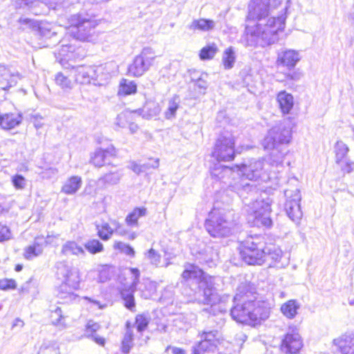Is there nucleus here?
<instances>
[{
	"instance_id": "nucleus-1",
	"label": "nucleus",
	"mask_w": 354,
	"mask_h": 354,
	"mask_svg": "<svg viewBox=\"0 0 354 354\" xmlns=\"http://www.w3.org/2000/svg\"><path fill=\"white\" fill-rule=\"evenodd\" d=\"M284 0H252L249 6L248 18L257 20L256 26H248L245 28L248 45L261 46L270 45L278 40V32L285 27L286 15L284 10L288 6L282 9V12L277 17H270L263 23L266 18L271 15ZM290 0H286L288 4Z\"/></svg>"
},
{
	"instance_id": "nucleus-2",
	"label": "nucleus",
	"mask_w": 354,
	"mask_h": 354,
	"mask_svg": "<svg viewBox=\"0 0 354 354\" xmlns=\"http://www.w3.org/2000/svg\"><path fill=\"white\" fill-rule=\"evenodd\" d=\"M182 277L186 280H198V289L201 292L198 301L201 304L210 306L213 314L225 313L227 310L226 304L229 302V295L220 296L214 287L215 278L205 274L202 270L193 264L185 266Z\"/></svg>"
},
{
	"instance_id": "nucleus-3",
	"label": "nucleus",
	"mask_w": 354,
	"mask_h": 354,
	"mask_svg": "<svg viewBox=\"0 0 354 354\" xmlns=\"http://www.w3.org/2000/svg\"><path fill=\"white\" fill-rule=\"evenodd\" d=\"M239 287L234 297V306L230 310L232 318L237 322L255 326L268 318L270 310L264 302L257 301L250 292Z\"/></svg>"
},
{
	"instance_id": "nucleus-4",
	"label": "nucleus",
	"mask_w": 354,
	"mask_h": 354,
	"mask_svg": "<svg viewBox=\"0 0 354 354\" xmlns=\"http://www.w3.org/2000/svg\"><path fill=\"white\" fill-rule=\"evenodd\" d=\"M291 139V130L283 123H279L271 128L263 141V146L266 150H270V164L277 167L283 164L287 150L283 147L288 144Z\"/></svg>"
},
{
	"instance_id": "nucleus-5",
	"label": "nucleus",
	"mask_w": 354,
	"mask_h": 354,
	"mask_svg": "<svg viewBox=\"0 0 354 354\" xmlns=\"http://www.w3.org/2000/svg\"><path fill=\"white\" fill-rule=\"evenodd\" d=\"M55 268L57 278L62 281L57 290V297L66 303L75 300L74 290L79 288L80 282L79 270L66 261L57 262Z\"/></svg>"
},
{
	"instance_id": "nucleus-6",
	"label": "nucleus",
	"mask_w": 354,
	"mask_h": 354,
	"mask_svg": "<svg viewBox=\"0 0 354 354\" xmlns=\"http://www.w3.org/2000/svg\"><path fill=\"white\" fill-rule=\"evenodd\" d=\"M271 162L269 155L268 160L252 159L246 164L237 165L236 168L245 178L250 180L268 182L277 179V173L279 172V168L283 167V164L278 167L275 165L272 166L270 164Z\"/></svg>"
},
{
	"instance_id": "nucleus-7",
	"label": "nucleus",
	"mask_w": 354,
	"mask_h": 354,
	"mask_svg": "<svg viewBox=\"0 0 354 354\" xmlns=\"http://www.w3.org/2000/svg\"><path fill=\"white\" fill-rule=\"evenodd\" d=\"M234 226V213L214 208L206 219L205 227L209 235L214 238H223L232 233Z\"/></svg>"
},
{
	"instance_id": "nucleus-8",
	"label": "nucleus",
	"mask_w": 354,
	"mask_h": 354,
	"mask_svg": "<svg viewBox=\"0 0 354 354\" xmlns=\"http://www.w3.org/2000/svg\"><path fill=\"white\" fill-rule=\"evenodd\" d=\"M240 255L243 261L249 265H261L266 261L263 242L259 236H250L242 243Z\"/></svg>"
},
{
	"instance_id": "nucleus-9",
	"label": "nucleus",
	"mask_w": 354,
	"mask_h": 354,
	"mask_svg": "<svg viewBox=\"0 0 354 354\" xmlns=\"http://www.w3.org/2000/svg\"><path fill=\"white\" fill-rule=\"evenodd\" d=\"M272 202V200L270 197L264 198L261 196L259 199L251 204L250 208L254 225L266 227L272 225V221L270 218Z\"/></svg>"
},
{
	"instance_id": "nucleus-10",
	"label": "nucleus",
	"mask_w": 354,
	"mask_h": 354,
	"mask_svg": "<svg viewBox=\"0 0 354 354\" xmlns=\"http://www.w3.org/2000/svg\"><path fill=\"white\" fill-rule=\"evenodd\" d=\"M234 145V136L225 132L217 138L212 155L218 161H231L235 156Z\"/></svg>"
},
{
	"instance_id": "nucleus-11",
	"label": "nucleus",
	"mask_w": 354,
	"mask_h": 354,
	"mask_svg": "<svg viewBox=\"0 0 354 354\" xmlns=\"http://www.w3.org/2000/svg\"><path fill=\"white\" fill-rule=\"evenodd\" d=\"M156 57V53L151 48H142L140 53L135 57L133 62L129 66V74L134 77L142 76L153 66Z\"/></svg>"
},
{
	"instance_id": "nucleus-12",
	"label": "nucleus",
	"mask_w": 354,
	"mask_h": 354,
	"mask_svg": "<svg viewBox=\"0 0 354 354\" xmlns=\"http://www.w3.org/2000/svg\"><path fill=\"white\" fill-rule=\"evenodd\" d=\"M284 194L286 197L285 203L286 212L293 222L299 223L303 215L300 205V192L298 189L286 190Z\"/></svg>"
},
{
	"instance_id": "nucleus-13",
	"label": "nucleus",
	"mask_w": 354,
	"mask_h": 354,
	"mask_svg": "<svg viewBox=\"0 0 354 354\" xmlns=\"http://www.w3.org/2000/svg\"><path fill=\"white\" fill-rule=\"evenodd\" d=\"M303 347V341L297 330L288 331L283 337L280 349L285 354H297Z\"/></svg>"
},
{
	"instance_id": "nucleus-14",
	"label": "nucleus",
	"mask_w": 354,
	"mask_h": 354,
	"mask_svg": "<svg viewBox=\"0 0 354 354\" xmlns=\"http://www.w3.org/2000/svg\"><path fill=\"white\" fill-rule=\"evenodd\" d=\"M132 274V282L129 288H124L121 290V296L124 301V306L131 311L135 309V300L133 293L136 291V286L139 282L140 271L137 268H131Z\"/></svg>"
},
{
	"instance_id": "nucleus-15",
	"label": "nucleus",
	"mask_w": 354,
	"mask_h": 354,
	"mask_svg": "<svg viewBox=\"0 0 354 354\" xmlns=\"http://www.w3.org/2000/svg\"><path fill=\"white\" fill-rule=\"evenodd\" d=\"M93 84L102 86L106 84L115 73V65L113 63H106L97 66H93Z\"/></svg>"
},
{
	"instance_id": "nucleus-16",
	"label": "nucleus",
	"mask_w": 354,
	"mask_h": 354,
	"mask_svg": "<svg viewBox=\"0 0 354 354\" xmlns=\"http://www.w3.org/2000/svg\"><path fill=\"white\" fill-rule=\"evenodd\" d=\"M93 73L91 66H77L71 69V75L75 77V82L82 84L93 83Z\"/></svg>"
},
{
	"instance_id": "nucleus-17",
	"label": "nucleus",
	"mask_w": 354,
	"mask_h": 354,
	"mask_svg": "<svg viewBox=\"0 0 354 354\" xmlns=\"http://www.w3.org/2000/svg\"><path fill=\"white\" fill-rule=\"evenodd\" d=\"M299 53L295 50H286L278 54L277 63L278 65L286 66L288 69L293 68L300 60Z\"/></svg>"
},
{
	"instance_id": "nucleus-18",
	"label": "nucleus",
	"mask_w": 354,
	"mask_h": 354,
	"mask_svg": "<svg viewBox=\"0 0 354 354\" xmlns=\"http://www.w3.org/2000/svg\"><path fill=\"white\" fill-rule=\"evenodd\" d=\"M333 342L341 354H354V333L343 335Z\"/></svg>"
},
{
	"instance_id": "nucleus-19",
	"label": "nucleus",
	"mask_w": 354,
	"mask_h": 354,
	"mask_svg": "<svg viewBox=\"0 0 354 354\" xmlns=\"http://www.w3.org/2000/svg\"><path fill=\"white\" fill-rule=\"evenodd\" d=\"M71 27L77 29L75 36L78 39H85L90 31L91 22L80 19L79 15H74L71 17Z\"/></svg>"
},
{
	"instance_id": "nucleus-20",
	"label": "nucleus",
	"mask_w": 354,
	"mask_h": 354,
	"mask_svg": "<svg viewBox=\"0 0 354 354\" xmlns=\"http://www.w3.org/2000/svg\"><path fill=\"white\" fill-rule=\"evenodd\" d=\"M115 155V149L113 146L109 147L106 149L101 148L95 150L91 156V162L96 167H102L106 163L107 156H113Z\"/></svg>"
},
{
	"instance_id": "nucleus-21",
	"label": "nucleus",
	"mask_w": 354,
	"mask_h": 354,
	"mask_svg": "<svg viewBox=\"0 0 354 354\" xmlns=\"http://www.w3.org/2000/svg\"><path fill=\"white\" fill-rule=\"evenodd\" d=\"M277 100L283 114H288L294 105L293 96L286 91H282L278 93Z\"/></svg>"
},
{
	"instance_id": "nucleus-22",
	"label": "nucleus",
	"mask_w": 354,
	"mask_h": 354,
	"mask_svg": "<svg viewBox=\"0 0 354 354\" xmlns=\"http://www.w3.org/2000/svg\"><path fill=\"white\" fill-rule=\"evenodd\" d=\"M22 120L19 113H5L0 118V126L2 129L9 130L18 126Z\"/></svg>"
},
{
	"instance_id": "nucleus-23",
	"label": "nucleus",
	"mask_w": 354,
	"mask_h": 354,
	"mask_svg": "<svg viewBox=\"0 0 354 354\" xmlns=\"http://www.w3.org/2000/svg\"><path fill=\"white\" fill-rule=\"evenodd\" d=\"M216 23L212 19L201 18L194 19L189 25L188 28L192 31L208 32L215 28Z\"/></svg>"
},
{
	"instance_id": "nucleus-24",
	"label": "nucleus",
	"mask_w": 354,
	"mask_h": 354,
	"mask_svg": "<svg viewBox=\"0 0 354 354\" xmlns=\"http://www.w3.org/2000/svg\"><path fill=\"white\" fill-rule=\"evenodd\" d=\"M71 75V70L69 71L59 72L55 76V82L64 91L71 90L74 86V82L69 78Z\"/></svg>"
},
{
	"instance_id": "nucleus-25",
	"label": "nucleus",
	"mask_w": 354,
	"mask_h": 354,
	"mask_svg": "<svg viewBox=\"0 0 354 354\" xmlns=\"http://www.w3.org/2000/svg\"><path fill=\"white\" fill-rule=\"evenodd\" d=\"M301 305L295 299H290L281 306V312L288 319H293L296 317Z\"/></svg>"
},
{
	"instance_id": "nucleus-26",
	"label": "nucleus",
	"mask_w": 354,
	"mask_h": 354,
	"mask_svg": "<svg viewBox=\"0 0 354 354\" xmlns=\"http://www.w3.org/2000/svg\"><path fill=\"white\" fill-rule=\"evenodd\" d=\"M82 184V178L78 176H73L66 180L62 187V192L66 194H74L81 187Z\"/></svg>"
},
{
	"instance_id": "nucleus-27",
	"label": "nucleus",
	"mask_w": 354,
	"mask_h": 354,
	"mask_svg": "<svg viewBox=\"0 0 354 354\" xmlns=\"http://www.w3.org/2000/svg\"><path fill=\"white\" fill-rule=\"evenodd\" d=\"M122 176V170L118 169L114 171H110L105 174L99 178L98 182L104 186L115 185L120 183Z\"/></svg>"
},
{
	"instance_id": "nucleus-28",
	"label": "nucleus",
	"mask_w": 354,
	"mask_h": 354,
	"mask_svg": "<svg viewBox=\"0 0 354 354\" xmlns=\"http://www.w3.org/2000/svg\"><path fill=\"white\" fill-rule=\"evenodd\" d=\"M133 346V330L131 324L127 322L126 324V332L122 341V351L126 354L129 353Z\"/></svg>"
},
{
	"instance_id": "nucleus-29",
	"label": "nucleus",
	"mask_w": 354,
	"mask_h": 354,
	"mask_svg": "<svg viewBox=\"0 0 354 354\" xmlns=\"http://www.w3.org/2000/svg\"><path fill=\"white\" fill-rule=\"evenodd\" d=\"M62 253L64 255H85L83 248L73 241H68L62 245Z\"/></svg>"
},
{
	"instance_id": "nucleus-30",
	"label": "nucleus",
	"mask_w": 354,
	"mask_h": 354,
	"mask_svg": "<svg viewBox=\"0 0 354 354\" xmlns=\"http://www.w3.org/2000/svg\"><path fill=\"white\" fill-rule=\"evenodd\" d=\"M160 112V107L158 102L154 101H148L146 102L142 109L141 114L144 118L150 119L157 116Z\"/></svg>"
},
{
	"instance_id": "nucleus-31",
	"label": "nucleus",
	"mask_w": 354,
	"mask_h": 354,
	"mask_svg": "<svg viewBox=\"0 0 354 354\" xmlns=\"http://www.w3.org/2000/svg\"><path fill=\"white\" fill-rule=\"evenodd\" d=\"M236 52L233 47L227 48L222 55V64L225 70H230L234 67L236 62Z\"/></svg>"
},
{
	"instance_id": "nucleus-32",
	"label": "nucleus",
	"mask_w": 354,
	"mask_h": 354,
	"mask_svg": "<svg viewBox=\"0 0 354 354\" xmlns=\"http://www.w3.org/2000/svg\"><path fill=\"white\" fill-rule=\"evenodd\" d=\"M37 240L38 238H36L32 245H28L24 249V257L26 259L31 260L43 252V247Z\"/></svg>"
},
{
	"instance_id": "nucleus-33",
	"label": "nucleus",
	"mask_w": 354,
	"mask_h": 354,
	"mask_svg": "<svg viewBox=\"0 0 354 354\" xmlns=\"http://www.w3.org/2000/svg\"><path fill=\"white\" fill-rule=\"evenodd\" d=\"M111 225V223L109 224L104 221L96 224L97 235L102 240L108 241L113 235L115 227H112Z\"/></svg>"
},
{
	"instance_id": "nucleus-34",
	"label": "nucleus",
	"mask_w": 354,
	"mask_h": 354,
	"mask_svg": "<svg viewBox=\"0 0 354 354\" xmlns=\"http://www.w3.org/2000/svg\"><path fill=\"white\" fill-rule=\"evenodd\" d=\"M147 208L136 207L129 213L125 218V221L129 226H138V221L147 214Z\"/></svg>"
},
{
	"instance_id": "nucleus-35",
	"label": "nucleus",
	"mask_w": 354,
	"mask_h": 354,
	"mask_svg": "<svg viewBox=\"0 0 354 354\" xmlns=\"http://www.w3.org/2000/svg\"><path fill=\"white\" fill-rule=\"evenodd\" d=\"M0 71L2 72V80L1 81L7 82L6 86H3L2 89H6L11 86H15L19 79V75L12 73L9 69L2 66L1 67Z\"/></svg>"
},
{
	"instance_id": "nucleus-36",
	"label": "nucleus",
	"mask_w": 354,
	"mask_h": 354,
	"mask_svg": "<svg viewBox=\"0 0 354 354\" xmlns=\"http://www.w3.org/2000/svg\"><path fill=\"white\" fill-rule=\"evenodd\" d=\"M215 343L208 342L203 339L192 348V354H205L212 352L216 348Z\"/></svg>"
},
{
	"instance_id": "nucleus-37",
	"label": "nucleus",
	"mask_w": 354,
	"mask_h": 354,
	"mask_svg": "<svg viewBox=\"0 0 354 354\" xmlns=\"http://www.w3.org/2000/svg\"><path fill=\"white\" fill-rule=\"evenodd\" d=\"M263 252L266 255V261L271 259L274 261H279L282 257L281 250L275 245L263 247Z\"/></svg>"
},
{
	"instance_id": "nucleus-38",
	"label": "nucleus",
	"mask_w": 354,
	"mask_h": 354,
	"mask_svg": "<svg viewBox=\"0 0 354 354\" xmlns=\"http://www.w3.org/2000/svg\"><path fill=\"white\" fill-rule=\"evenodd\" d=\"M348 151V147L342 141H337L335 145V160L337 164H340L346 159Z\"/></svg>"
},
{
	"instance_id": "nucleus-39",
	"label": "nucleus",
	"mask_w": 354,
	"mask_h": 354,
	"mask_svg": "<svg viewBox=\"0 0 354 354\" xmlns=\"http://www.w3.org/2000/svg\"><path fill=\"white\" fill-rule=\"evenodd\" d=\"M136 112L137 111L133 112L126 111L118 114L114 123L115 129L126 127L128 125L129 121L132 119L133 114Z\"/></svg>"
},
{
	"instance_id": "nucleus-40",
	"label": "nucleus",
	"mask_w": 354,
	"mask_h": 354,
	"mask_svg": "<svg viewBox=\"0 0 354 354\" xmlns=\"http://www.w3.org/2000/svg\"><path fill=\"white\" fill-rule=\"evenodd\" d=\"M137 86L133 81L122 80L120 82L119 94L123 95H131L136 92Z\"/></svg>"
},
{
	"instance_id": "nucleus-41",
	"label": "nucleus",
	"mask_w": 354,
	"mask_h": 354,
	"mask_svg": "<svg viewBox=\"0 0 354 354\" xmlns=\"http://www.w3.org/2000/svg\"><path fill=\"white\" fill-rule=\"evenodd\" d=\"M180 99L178 96L173 97L169 102L168 108L165 115L168 120L175 118L176 111L179 107Z\"/></svg>"
},
{
	"instance_id": "nucleus-42",
	"label": "nucleus",
	"mask_w": 354,
	"mask_h": 354,
	"mask_svg": "<svg viewBox=\"0 0 354 354\" xmlns=\"http://www.w3.org/2000/svg\"><path fill=\"white\" fill-rule=\"evenodd\" d=\"M51 321L53 324L57 326L66 328L65 318L62 315V311L59 307L55 308V310H51Z\"/></svg>"
},
{
	"instance_id": "nucleus-43",
	"label": "nucleus",
	"mask_w": 354,
	"mask_h": 354,
	"mask_svg": "<svg viewBox=\"0 0 354 354\" xmlns=\"http://www.w3.org/2000/svg\"><path fill=\"white\" fill-rule=\"evenodd\" d=\"M218 51V48L215 44L203 47L200 52L201 59L206 60L212 59Z\"/></svg>"
},
{
	"instance_id": "nucleus-44",
	"label": "nucleus",
	"mask_w": 354,
	"mask_h": 354,
	"mask_svg": "<svg viewBox=\"0 0 354 354\" xmlns=\"http://www.w3.org/2000/svg\"><path fill=\"white\" fill-rule=\"evenodd\" d=\"M40 2L38 0H17L16 5L19 8H28L31 10L35 15L38 12L35 10V8L39 6Z\"/></svg>"
},
{
	"instance_id": "nucleus-45",
	"label": "nucleus",
	"mask_w": 354,
	"mask_h": 354,
	"mask_svg": "<svg viewBox=\"0 0 354 354\" xmlns=\"http://www.w3.org/2000/svg\"><path fill=\"white\" fill-rule=\"evenodd\" d=\"M84 247L91 254L100 252L104 249L102 243L97 239L89 240L85 243Z\"/></svg>"
},
{
	"instance_id": "nucleus-46",
	"label": "nucleus",
	"mask_w": 354,
	"mask_h": 354,
	"mask_svg": "<svg viewBox=\"0 0 354 354\" xmlns=\"http://www.w3.org/2000/svg\"><path fill=\"white\" fill-rule=\"evenodd\" d=\"M232 174V169L228 167H215L212 170V175L218 179H223L226 176H230Z\"/></svg>"
},
{
	"instance_id": "nucleus-47",
	"label": "nucleus",
	"mask_w": 354,
	"mask_h": 354,
	"mask_svg": "<svg viewBox=\"0 0 354 354\" xmlns=\"http://www.w3.org/2000/svg\"><path fill=\"white\" fill-rule=\"evenodd\" d=\"M149 323V318L145 316L144 315H138L136 317V325L137 330L139 333H142L145 330Z\"/></svg>"
},
{
	"instance_id": "nucleus-48",
	"label": "nucleus",
	"mask_w": 354,
	"mask_h": 354,
	"mask_svg": "<svg viewBox=\"0 0 354 354\" xmlns=\"http://www.w3.org/2000/svg\"><path fill=\"white\" fill-rule=\"evenodd\" d=\"M115 249L120 250L122 252L127 255L133 257L135 252L133 249L129 245L121 241H115L113 245Z\"/></svg>"
},
{
	"instance_id": "nucleus-49",
	"label": "nucleus",
	"mask_w": 354,
	"mask_h": 354,
	"mask_svg": "<svg viewBox=\"0 0 354 354\" xmlns=\"http://www.w3.org/2000/svg\"><path fill=\"white\" fill-rule=\"evenodd\" d=\"M201 254L203 256V259L206 262L213 261L218 257L216 251L209 246L205 247Z\"/></svg>"
},
{
	"instance_id": "nucleus-50",
	"label": "nucleus",
	"mask_w": 354,
	"mask_h": 354,
	"mask_svg": "<svg viewBox=\"0 0 354 354\" xmlns=\"http://www.w3.org/2000/svg\"><path fill=\"white\" fill-rule=\"evenodd\" d=\"M208 74L206 73H202L200 77L195 80V86L205 93V90L208 87Z\"/></svg>"
},
{
	"instance_id": "nucleus-51",
	"label": "nucleus",
	"mask_w": 354,
	"mask_h": 354,
	"mask_svg": "<svg viewBox=\"0 0 354 354\" xmlns=\"http://www.w3.org/2000/svg\"><path fill=\"white\" fill-rule=\"evenodd\" d=\"M146 257L153 265L157 266L160 262V255L152 248L146 253Z\"/></svg>"
},
{
	"instance_id": "nucleus-52",
	"label": "nucleus",
	"mask_w": 354,
	"mask_h": 354,
	"mask_svg": "<svg viewBox=\"0 0 354 354\" xmlns=\"http://www.w3.org/2000/svg\"><path fill=\"white\" fill-rule=\"evenodd\" d=\"M12 183L17 189H22L26 186V179L21 175H15L12 177Z\"/></svg>"
},
{
	"instance_id": "nucleus-53",
	"label": "nucleus",
	"mask_w": 354,
	"mask_h": 354,
	"mask_svg": "<svg viewBox=\"0 0 354 354\" xmlns=\"http://www.w3.org/2000/svg\"><path fill=\"white\" fill-rule=\"evenodd\" d=\"M217 334L218 332L216 330L203 332L201 335V339H203L208 342L216 344Z\"/></svg>"
},
{
	"instance_id": "nucleus-54",
	"label": "nucleus",
	"mask_w": 354,
	"mask_h": 354,
	"mask_svg": "<svg viewBox=\"0 0 354 354\" xmlns=\"http://www.w3.org/2000/svg\"><path fill=\"white\" fill-rule=\"evenodd\" d=\"M16 288V282L14 279H0V289L8 290L15 289Z\"/></svg>"
},
{
	"instance_id": "nucleus-55",
	"label": "nucleus",
	"mask_w": 354,
	"mask_h": 354,
	"mask_svg": "<svg viewBox=\"0 0 354 354\" xmlns=\"http://www.w3.org/2000/svg\"><path fill=\"white\" fill-rule=\"evenodd\" d=\"M100 326L99 324L93 322V320H89L86 326V333L88 335H91L97 330H99Z\"/></svg>"
},
{
	"instance_id": "nucleus-56",
	"label": "nucleus",
	"mask_w": 354,
	"mask_h": 354,
	"mask_svg": "<svg viewBox=\"0 0 354 354\" xmlns=\"http://www.w3.org/2000/svg\"><path fill=\"white\" fill-rule=\"evenodd\" d=\"M11 238V232L6 226L0 225V242L9 240Z\"/></svg>"
},
{
	"instance_id": "nucleus-57",
	"label": "nucleus",
	"mask_w": 354,
	"mask_h": 354,
	"mask_svg": "<svg viewBox=\"0 0 354 354\" xmlns=\"http://www.w3.org/2000/svg\"><path fill=\"white\" fill-rule=\"evenodd\" d=\"M111 224L113 227H115L114 232L118 234L123 236L127 234V231L121 228V225L118 221L112 219L111 220Z\"/></svg>"
},
{
	"instance_id": "nucleus-58",
	"label": "nucleus",
	"mask_w": 354,
	"mask_h": 354,
	"mask_svg": "<svg viewBox=\"0 0 354 354\" xmlns=\"http://www.w3.org/2000/svg\"><path fill=\"white\" fill-rule=\"evenodd\" d=\"M66 0H41L49 8L55 9L57 6L62 5Z\"/></svg>"
},
{
	"instance_id": "nucleus-59",
	"label": "nucleus",
	"mask_w": 354,
	"mask_h": 354,
	"mask_svg": "<svg viewBox=\"0 0 354 354\" xmlns=\"http://www.w3.org/2000/svg\"><path fill=\"white\" fill-rule=\"evenodd\" d=\"M339 165H341L342 169L347 173H350L354 167V162L347 160L346 159H344V162H341Z\"/></svg>"
},
{
	"instance_id": "nucleus-60",
	"label": "nucleus",
	"mask_w": 354,
	"mask_h": 354,
	"mask_svg": "<svg viewBox=\"0 0 354 354\" xmlns=\"http://www.w3.org/2000/svg\"><path fill=\"white\" fill-rule=\"evenodd\" d=\"M90 336L92 337L93 340L95 341V342L97 343V344L101 345V346L104 345V343H105L104 338L100 337L96 334H92Z\"/></svg>"
},
{
	"instance_id": "nucleus-61",
	"label": "nucleus",
	"mask_w": 354,
	"mask_h": 354,
	"mask_svg": "<svg viewBox=\"0 0 354 354\" xmlns=\"http://www.w3.org/2000/svg\"><path fill=\"white\" fill-rule=\"evenodd\" d=\"M73 48L71 46L63 45L60 49L59 54L61 56H66L68 51H73Z\"/></svg>"
},
{
	"instance_id": "nucleus-62",
	"label": "nucleus",
	"mask_w": 354,
	"mask_h": 354,
	"mask_svg": "<svg viewBox=\"0 0 354 354\" xmlns=\"http://www.w3.org/2000/svg\"><path fill=\"white\" fill-rule=\"evenodd\" d=\"M171 348L173 354H185L186 352L184 349L178 347H171L168 346L167 349Z\"/></svg>"
},
{
	"instance_id": "nucleus-63",
	"label": "nucleus",
	"mask_w": 354,
	"mask_h": 354,
	"mask_svg": "<svg viewBox=\"0 0 354 354\" xmlns=\"http://www.w3.org/2000/svg\"><path fill=\"white\" fill-rule=\"evenodd\" d=\"M19 22L23 24L28 25L29 26H35V22L33 20H31L28 18H24V19L21 18L19 19Z\"/></svg>"
},
{
	"instance_id": "nucleus-64",
	"label": "nucleus",
	"mask_w": 354,
	"mask_h": 354,
	"mask_svg": "<svg viewBox=\"0 0 354 354\" xmlns=\"http://www.w3.org/2000/svg\"><path fill=\"white\" fill-rule=\"evenodd\" d=\"M301 73L299 72H293L292 73H289L288 75V77H289L290 79L291 80H298L300 79L301 77Z\"/></svg>"
}]
</instances>
